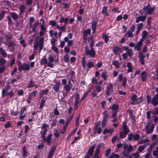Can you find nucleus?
Segmentation results:
<instances>
[{
  "instance_id": "obj_50",
  "label": "nucleus",
  "mask_w": 158,
  "mask_h": 158,
  "mask_svg": "<svg viewBox=\"0 0 158 158\" xmlns=\"http://www.w3.org/2000/svg\"><path fill=\"white\" fill-rule=\"evenodd\" d=\"M80 98V96L79 94L78 93H77L76 94L74 102H79V99Z\"/></svg>"
},
{
  "instance_id": "obj_47",
  "label": "nucleus",
  "mask_w": 158,
  "mask_h": 158,
  "mask_svg": "<svg viewBox=\"0 0 158 158\" xmlns=\"http://www.w3.org/2000/svg\"><path fill=\"white\" fill-rule=\"evenodd\" d=\"M155 7H152L148 9V10L146 11V13H148L149 15L151 14L153 11Z\"/></svg>"
},
{
  "instance_id": "obj_18",
  "label": "nucleus",
  "mask_w": 158,
  "mask_h": 158,
  "mask_svg": "<svg viewBox=\"0 0 158 158\" xmlns=\"http://www.w3.org/2000/svg\"><path fill=\"white\" fill-rule=\"evenodd\" d=\"M48 62V60L46 58V55L43 56V58L41 59L40 61V64L41 65H46Z\"/></svg>"
},
{
  "instance_id": "obj_41",
  "label": "nucleus",
  "mask_w": 158,
  "mask_h": 158,
  "mask_svg": "<svg viewBox=\"0 0 158 158\" xmlns=\"http://www.w3.org/2000/svg\"><path fill=\"white\" fill-rule=\"evenodd\" d=\"M143 98L142 96H141L139 98H137L135 101L137 105L143 102Z\"/></svg>"
},
{
  "instance_id": "obj_12",
  "label": "nucleus",
  "mask_w": 158,
  "mask_h": 158,
  "mask_svg": "<svg viewBox=\"0 0 158 158\" xmlns=\"http://www.w3.org/2000/svg\"><path fill=\"white\" fill-rule=\"evenodd\" d=\"M10 89V86L9 85H7L6 86V87L3 89L2 92V97H4L6 94V93L7 92V91L9 90Z\"/></svg>"
},
{
  "instance_id": "obj_10",
  "label": "nucleus",
  "mask_w": 158,
  "mask_h": 158,
  "mask_svg": "<svg viewBox=\"0 0 158 158\" xmlns=\"http://www.w3.org/2000/svg\"><path fill=\"white\" fill-rule=\"evenodd\" d=\"M140 77L142 81H146L147 77V72L146 71L142 72L141 73Z\"/></svg>"
},
{
  "instance_id": "obj_61",
  "label": "nucleus",
  "mask_w": 158,
  "mask_h": 158,
  "mask_svg": "<svg viewBox=\"0 0 158 158\" xmlns=\"http://www.w3.org/2000/svg\"><path fill=\"white\" fill-rule=\"evenodd\" d=\"M54 135L55 137L56 138L59 137L60 136V133L58 132V130H56L54 132Z\"/></svg>"
},
{
  "instance_id": "obj_9",
  "label": "nucleus",
  "mask_w": 158,
  "mask_h": 158,
  "mask_svg": "<svg viewBox=\"0 0 158 158\" xmlns=\"http://www.w3.org/2000/svg\"><path fill=\"white\" fill-rule=\"evenodd\" d=\"M127 112H128L129 115V117L131 120L132 121V122L134 123L135 121V116L133 115V110H127Z\"/></svg>"
},
{
  "instance_id": "obj_35",
  "label": "nucleus",
  "mask_w": 158,
  "mask_h": 158,
  "mask_svg": "<svg viewBox=\"0 0 158 158\" xmlns=\"http://www.w3.org/2000/svg\"><path fill=\"white\" fill-rule=\"evenodd\" d=\"M10 15L14 20H15L18 18V16L15 12H11L10 13Z\"/></svg>"
},
{
  "instance_id": "obj_23",
  "label": "nucleus",
  "mask_w": 158,
  "mask_h": 158,
  "mask_svg": "<svg viewBox=\"0 0 158 158\" xmlns=\"http://www.w3.org/2000/svg\"><path fill=\"white\" fill-rule=\"evenodd\" d=\"M148 145V143L144 144L143 145L140 146L138 148V150L139 152H141Z\"/></svg>"
},
{
  "instance_id": "obj_3",
  "label": "nucleus",
  "mask_w": 158,
  "mask_h": 158,
  "mask_svg": "<svg viewBox=\"0 0 158 158\" xmlns=\"http://www.w3.org/2000/svg\"><path fill=\"white\" fill-rule=\"evenodd\" d=\"M113 85L111 83H110L106 86L105 92L107 96H109L111 94L113 91Z\"/></svg>"
},
{
  "instance_id": "obj_19",
  "label": "nucleus",
  "mask_w": 158,
  "mask_h": 158,
  "mask_svg": "<svg viewBox=\"0 0 158 158\" xmlns=\"http://www.w3.org/2000/svg\"><path fill=\"white\" fill-rule=\"evenodd\" d=\"M80 114H79L77 117V118H76V128H75V129L74 130H73V131H75V132H76V131L77 130V128H78V127H77V126H79V119H80Z\"/></svg>"
},
{
  "instance_id": "obj_48",
  "label": "nucleus",
  "mask_w": 158,
  "mask_h": 158,
  "mask_svg": "<svg viewBox=\"0 0 158 158\" xmlns=\"http://www.w3.org/2000/svg\"><path fill=\"white\" fill-rule=\"evenodd\" d=\"M127 134L124 132H119V137L121 139H123L126 136Z\"/></svg>"
},
{
  "instance_id": "obj_26",
  "label": "nucleus",
  "mask_w": 158,
  "mask_h": 158,
  "mask_svg": "<svg viewBox=\"0 0 158 158\" xmlns=\"http://www.w3.org/2000/svg\"><path fill=\"white\" fill-rule=\"evenodd\" d=\"M72 87L70 86H69L67 85H65L64 86L63 88L65 90L66 94H67V93L69 92V91L71 89Z\"/></svg>"
},
{
  "instance_id": "obj_30",
  "label": "nucleus",
  "mask_w": 158,
  "mask_h": 158,
  "mask_svg": "<svg viewBox=\"0 0 158 158\" xmlns=\"http://www.w3.org/2000/svg\"><path fill=\"white\" fill-rule=\"evenodd\" d=\"M20 13H23L25 12V6L23 4H21L19 5V8Z\"/></svg>"
},
{
  "instance_id": "obj_29",
  "label": "nucleus",
  "mask_w": 158,
  "mask_h": 158,
  "mask_svg": "<svg viewBox=\"0 0 158 158\" xmlns=\"http://www.w3.org/2000/svg\"><path fill=\"white\" fill-rule=\"evenodd\" d=\"M113 132V129H108L107 128H106L104 131L103 132V134L104 135H105L106 133H110L111 134Z\"/></svg>"
},
{
  "instance_id": "obj_6",
  "label": "nucleus",
  "mask_w": 158,
  "mask_h": 158,
  "mask_svg": "<svg viewBox=\"0 0 158 158\" xmlns=\"http://www.w3.org/2000/svg\"><path fill=\"white\" fill-rule=\"evenodd\" d=\"M123 51V50L121 49V48L117 46H114L112 49V52L115 55H118V53L122 52Z\"/></svg>"
},
{
  "instance_id": "obj_28",
  "label": "nucleus",
  "mask_w": 158,
  "mask_h": 158,
  "mask_svg": "<svg viewBox=\"0 0 158 158\" xmlns=\"http://www.w3.org/2000/svg\"><path fill=\"white\" fill-rule=\"evenodd\" d=\"M73 114L70 115L66 120L65 125L68 126L72 119H73Z\"/></svg>"
},
{
  "instance_id": "obj_52",
  "label": "nucleus",
  "mask_w": 158,
  "mask_h": 158,
  "mask_svg": "<svg viewBox=\"0 0 158 158\" xmlns=\"http://www.w3.org/2000/svg\"><path fill=\"white\" fill-rule=\"evenodd\" d=\"M87 67L89 69L94 66L93 63L91 62H89L87 64Z\"/></svg>"
},
{
  "instance_id": "obj_24",
  "label": "nucleus",
  "mask_w": 158,
  "mask_h": 158,
  "mask_svg": "<svg viewBox=\"0 0 158 158\" xmlns=\"http://www.w3.org/2000/svg\"><path fill=\"white\" fill-rule=\"evenodd\" d=\"M142 44H143L138 42L137 44L135 45L134 48V49L138 51H139L140 50L141 48V47L142 45Z\"/></svg>"
},
{
  "instance_id": "obj_37",
  "label": "nucleus",
  "mask_w": 158,
  "mask_h": 158,
  "mask_svg": "<svg viewBox=\"0 0 158 158\" xmlns=\"http://www.w3.org/2000/svg\"><path fill=\"white\" fill-rule=\"evenodd\" d=\"M112 64L116 68H118L119 67V62L118 61L116 60L113 61Z\"/></svg>"
},
{
  "instance_id": "obj_63",
  "label": "nucleus",
  "mask_w": 158,
  "mask_h": 158,
  "mask_svg": "<svg viewBox=\"0 0 158 158\" xmlns=\"http://www.w3.org/2000/svg\"><path fill=\"white\" fill-rule=\"evenodd\" d=\"M127 80L126 77H124L123 79L122 85L123 86L125 87L127 84Z\"/></svg>"
},
{
  "instance_id": "obj_15",
  "label": "nucleus",
  "mask_w": 158,
  "mask_h": 158,
  "mask_svg": "<svg viewBox=\"0 0 158 158\" xmlns=\"http://www.w3.org/2000/svg\"><path fill=\"white\" fill-rule=\"evenodd\" d=\"M47 100V97H43L41 99L40 103V105L39 107V109H42L44 106L45 103Z\"/></svg>"
},
{
  "instance_id": "obj_34",
  "label": "nucleus",
  "mask_w": 158,
  "mask_h": 158,
  "mask_svg": "<svg viewBox=\"0 0 158 158\" xmlns=\"http://www.w3.org/2000/svg\"><path fill=\"white\" fill-rule=\"evenodd\" d=\"M53 30H51L49 31V34L50 37H52L54 35L55 36H56L58 35L57 31H54L53 33Z\"/></svg>"
},
{
  "instance_id": "obj_43",
  "label": "nucleus",
  "mask_w": 158,
  "mask_h": 158,
  "mask_svg": "<svg viewBox=\"0 0 158 158\" xmlns=\"http://www.w3.org/2000/svg\"><path fill=\"white\" fill-rule=\"evenodd\" d=\"M6 14V11L3 10L0 13V21H2L3 18L5 16Z\"/></svg>"
},
{
  "instance_id": "obj_7",
  "label": "nucleus",
  "mask_w": 158,
  "mask_h": 158,
  "mask_svg": "<svg viewBox=\"0 0 158 158\" xmlns=\"http://www.w3.org/2000/svg\"><path fill=\"white\" fill-rule=\"evenodd\" d=\"M56 149V147L54 146L50 150L47 158H52Z\"/></svg>"
},
{
  "instance_id": "obj_57",
  "label": "nucleus",
  "mask_w": 158,
  "mask_h": 158,
  "mask_svg": "<svg viewBox=\"0 0 158 158\" xmlns=\"http://www.w3.org/2000/svg\"><path fill=\"white\" fill-rule=\"evenodd\" d=\"M49 24L51 25L52 27H53L56 25V23L54 21L51 20L49 22Z\"/></svg>"
},
{
  "instance_id": "obj_27",
  "label": "nucleus",
  "mask_w": 158,
  "mask_h": 158,
  "mask_svg": "<svg viewBox=\"0 0 158 158\" xmlns=\"http://www.w3.org/2000/svg\"><path fill=\"white\" fill-rule=\"evenodd\" d=\"M37 92V90H34L30 93L28 97L32 98L33 97H35L36 96Z\"/></svg>"
},
{
  "instance_id": "obj_13",
  "label": "nucleus",
  "mask_w": 158,
  "mask_h": 158,
  "mask_svg": "<svg viewBox=\"0 0 158 158\" xmlns=\"http://www.w3.org/2000/svg\"><path fill=\"white\" fill-rule=\"evenodd\" d=\"M109 108L111 109L112 111H118V110L119 108V106L118 105L115 103L113 104L111 107H110Z\"/></svg>"
},
{
  "instance_id": "obj_21",
  "label": "nucleus",
  "mask_w": 158,
  "mask_h": 158,
  "mask_svg": "<svg viewBox=\"0 0 158 158\" xmlns=\"http://www.w3.org/2000/svg\"><path fill=\"white\" fill-rule=\"evenodd\" d=\"M70 6V5L68 3H61L60 4V7L63 8L68 9Z\"/></svg>"
},
{
  "instance_id": "obj_16",
  "label": "nucleus",
  "mask_w": 158,
  "mask_h": 158,
  "mask_svg": "<svg viewBox=\"0 0 158 158\" xmlns=\"http://www.w3.org/2000/svg\"><path fill=\"white\" fill-rule=\"evenodd\" d=\"M107 6H104L103 7L102 12L103 15L105 16H107L109 14L107 12Z\"/></svg>"
},
{
  "instance_id": "obj_14",
  "label": "nucleus",
  "mask_w": 158,
  "mask_h": 158,
  "mask_svg": "<svg viewBox=\"0 0 158 158\" xmlns=\"http://www.w3.org/2000/svg\"><path fill=\"white\" fill-rule=\"evenodd\" d=\"M146 19V17L145 15L142 16H139L136 18L135 22L137 23H139L140 21L144 22Z\"/></svg>"
},
{
  "instance_id": "obj_45",
  "label": "nucleus",
  "mask_w": 158,
  "mask_h": 158,
  "mask_svg": "<svg viewBox=\"0 0 158 158\" xmlns=\"http://www.w3.org/2000/svg\"><path fill=\"white\" fill-rule=\"evenodd\" d=\"M14 95V94L13 92V90H11L10 92L6 93V94L5 96H9L10 98H11Z\"/></svg>"
},
{
  "instance_id": "obj_62",
  "label": "nucleus",
  "mask_w": 158,
  "mask_h": 158,
  "mask_svg": "<svg viewBox=\"0 0 158 158\" xmlns=\"http://www.w3.org/2000/svg\"><path fill=\"white\" fill-rule=\"evenodd\" d=\"M118 112L117 111H112L111 117L112 118H116Z\"/></svg>"
},
{
  "instance_id": "obj_33",
  "label": "nucleus",
  "mask_w": 158,
  "mask_h": 158,
  "mask_svg": "<svg viewBox=\"0 0 158 158\" xmlns=\"http://www.w3.org/2000/svg\"><path fill=\"white\" fill-rule=\"evenodd\" d=\"M23 158H25L27 156V150H26V148L25 146H23Z\"/></svg>"
},
{
  "instance_id": "obj_49",
  "label": "nucleus",
  "mask_w": 158,
  "mask_h": 158,
  "mask_svg": "<svg viewBox=\"0 0 158 158\" xmlns=\"http://www.w3.org/2000/svg\"><path fill=\"white\" fill-rule=\"evenodd\" d=\"M69 56L67 54H66L64 55V61L66 63H67L69 61Z\"/></svg>"
},
{
  "instance_id": "obj_46",
  "label": "nucleus",
  "mask_w": 158,
  "mask_h": 158,
  "mask_svg": "<svg viewBox=\"0 0 158 158\" xmlns=\"http://www.w3.org/2000/svg\"><path fill=\"white\" fill-rule=\"evenodd\" d=\"M148 34V32L146 30H143L142 32V37L146 39Z\"/></svg>"
},
{
  "instance_id": "obj_44",
  "label": "nucleus",
  "mask_w": 158,
  "mask_h": 158,
  "mask_svg": "<svg viewBox=\"0 0 158 158\" xmlns=\"http://www.w3.org/2000/svg\"><path fill=\"white\" fill-rule=\"evenodd\" d=\"M101 77L103 78L104 80H106L107 76V73L106 71L103 72L101 75Z\"/></svg>"
},
{
  "instance_id": "obj_51",
  "label": "nucleus",
  "mask_w": 158,
  "mask_h": 158,
  "mask_svg": "<svg viewBox=\"0 0 158 158\" xmlns=\"http://www.w3.org/2000/svg\"><path fill=\"white\" fill-rule=\"evenodd\" d=\"M111 149L110 148H108L106 150V153L105 154V156L106 157H108L109 156V155L110 154V153L111 152Z\"/></svg>"
},
{
  "instance_id": "obj_54",
  "label": "nucleus",
  "mask_w": 158,
  "mask_h": 158,
  "mask_svg": "<svg viewBox=\"0 0 158 158\" xmlns=\"http://www.w3.org/2000/svg\"><path fill=\"white\" fill-rule=\"evenodd\" d=\"M6 62V60L3 58H0V65H3Z\"/></svg>"
},
{
  "instance_id": "obj_8",
  "label": "nucleus",
  "mask_w": 158,
  "mask_h": 158,
  "mask_svg": "<svg viewBox=\"0 0 158 158\" xmlns=\"http://www.w3.org/2000/svg\"><path fill=\"white\" fill-rule=\"evenodd\" d=\"M85 53L87 55L94 57L95 55V51L94 49L90 48V50H86Z\"/></svg>"
},
{
  "instance_id": "obj_25",
  "label": "nucleus",
  "mask_w": 158,
  "mask_h": 158,
  "mask_svg": "<svg viewBox=\"0 0 158 158\" xmlns=\"http://www.w3.org/2000/svg\"><path fill=\"white\" fill-rule=\"evenodd\" d=\"M102 129L101 127L97 128H94V133L95 134L98 133V134H100L102 132Z\"/></svg>"
},
{
  "instance_id": "obj_64",
  "label": "nucleus",
  "mask_w": 158,
  "mask_h": 158,
  "mask_svg": "<svg viewBox=\"0 0 158 158\" xmlns=\"http://www.w3.org/2000/svg\"><path fill=\"white\" fill-rule=\"evenodd\" d=\"M134 135L133 133H131L128 135L127 139L129 141H131L133 138Z\"/></svg>"
},
{
  "instance_id": "obj_1",
  "label": "nucleus",
  "mask_w": 158,
  "mask_h": 158,
  "mask_svg": "<svg viewBox=\"0 0 158 158\" xmlns=\"http://www.w3.org/2000/svg\"><path fill=\"white\" fill-rule=\"evenodd\" d=\"M102 126L103 128L106 127L108 121L109 114L107 110H105L102 113Z\"/></svg>"
},
{
  "instance_id": "obj_31",
  "label": "nucleus",
  "mask_w": 158,
  "mask_h": 158,
  "mask_svg": "<svg viewBox=\"0 0 158 158\" xmlns=\"http://www.w3.org/2000/svg\"><path fill=\"white\" fill-rule=\"evenodd\" d=\"M49 92V89H43L42 90L40 94V95L41 97H42L44 95H47Z\"/></svg>"
},
{
  "instance_id": "obj_22",
  "label": "nucleus",
  "mask_w": 158,
  "mask_h": 158,
  "mask_svg": "<svg viewBox=\"0 0 158 158\" xmlns=\"http://www.w3.org/2000/svg\"><path fill=\"white\" fill-rule=\"evenodd\" d=\"M102 39L104 40L105 43H108L109 40V37L108 36L106 35L105 33H103L102 34Z\"/></svg>"
},
{
  "instance_id": "obj_56",
  "label": "nucleus",
  "mask_w": 158,
  "mask_h": 158,
  "mask_svg": "<svg viewBox=\"0 0 158 158\" xmlns=\"http://www.w3.org/2000/svg\"><path fill=\"white\" fill-rule=\"evenodd\" d=\"M11 126V123L10 121H7L5 124L4 127L6 129L9 128Z\"/></svg>"
},
{
  "instance_id": "obj_38",
  "label": "nucleus",
  "mask_w": 158,
  "mask_h": 158,
  "mask_svg": "<svg viewBox=\"0 0 158 158\" xmlns=\"http://www.w3.org/2000/svg\"><path fill=\"white\" fill-rule=\"evenodd\" d=\"M0 54L4 57H6L7 55L6 53L2 48H0Z\"/></svg>"
},
{
  "instance_id": "obj_4",
  "label": "nucleus",
  "mask_w": 158,
  "mask_h": 158,
  "mask_svg": "<svg viewBox=\"0 0 158 158\" xmlns=\"http://www.w3.org/2000/svg\"><path fill=\"white\" fill-rule=\"evenodd\" d=\"M133 54V51L132 49L130 48V49L125 53H123L122 54L123 59L124 60H126L128 56L131 58Z\"/></svg>"
},
{
  "instance_id": "obj_40",
  "label": "nucleus",
  "mask_w": 158,
  "mask_h": 158,
  "mask_svg": "<svg viewBox=\"0 0 158 158\" xmlns=\"http://www.w3.org/2000/svg\"><path fill=\"white\" fill-rule=\"evenodd\" d=\"M6 45L8 48H10L12 46H15V44L13 41H9L6 44Z\"/></svg>"
},
{
  "instance_id": "obj_55",
  "label": "nucleus",
  "mask_w": 158,
  "mask_h": 158,
  "mask_svg": "<svg viewBox=\"0 0 158 158\" xmlns=\"http://www.w3.org/2000/svg\"><path fill=\"white\" fill-rule=\"evenodd\" d=\"M140 138V135L137 133H136L134 135L133 139L134 141L138 140Z\"/></svg>"
},
{
  "instance_id": "obj_11",
  "label": "nucleus",
  "mask_w": 158,
  "mask_h": 158,
  "mask_svg": "<svg viewBox=\"0 0 158 158\" xmlns=\"http://www.w3.org/2000/svg\"><path fill=\"white\" fill-rule=\"evenodd\" d=\"M95 148V145H92L89 148L86 154L89 155L90 156H92L93 154Z\"/></svg>"
},
{
  "instance_id": "obj_59",
  "label": "nucleus",
  "mask_w": 158,
  "mask_h": 158,
  "mask_svg": "<svg viewBox=\"0 0 158 158\" xmlns=\"http://www.w3.org/2000/svg\"><path fill=\"white\" fill-rule=\"evenodd\" d=\"M127 36L128 37L131 38L133 36L132 34V32L131 31H130L128 30L127 31Z\"/></svg>"
},
{
  "instance_id": "obj_60",
  "label": "nucleus",
  "mask_w": 158,
  "mask_h": 158,
  "mask_svg": "<svg viewBox=\"0 0 158 158\" xmlns=\"http://www.w3.org/2000/svg\"><path fill=\"white\" fill-rule=\"evenodd\" d=\"M52 49L56 53H58V48L55 45L52 46L51 47Z\"/></svg>"
},
{
  "instance_id": "obj_17",
  "label": "nucleus",
  "mask_w": 158,
  "mask_h": 158,
  "mask_svg": "<svg viewBox=\"0 0 158 158\" xmlns=\"http://www.w3.org/2000/svg\"><path fill=\"white\" fill-rule=\"evenodd\" d=\"M60 82H57L56 83L53 87V89L54 90V91L56 92H57L59 91L60 89Z\"/></svg>"
},
{
  "instance_id": "obj_53",
  "label": "nucleus",
  "mask_w": 158,
  "mask_h": 158,
  "mask_svg": "<svg viewBox=\"0 0 158 158\" xmlns=\"http://www.w3.org/2000/svg\"><path fill=\"white\" fill-rule=\"evenodd\" d=\"M91 32V30L90 29H88L87 30H85L83 32V34L85 35H90Z\"/></svg>"
},
{
  "instance_id": "obj_2",
  "label": "nucleus",
  "mask_w": 158,
  "mask_h": 158,
  "mask_svg": "<svg viewBox=\"0 0 158 158\" xmlns=\"http://www.w3.org/2000/svg\"><path fill=\"white\" fill-rule=\"evenodd\" d=\"M42 131H40L41 134V138L43 139L44 142H47V143L48 145H49L51 144L52 138V134H50L48 135L46 137H45V135L42 134Z\"/></svg>"
},
{
  "instance_id": "obj_58",
  "label": "nucleus",
  "mask_w": 158,
  "mask_h": 158,
  "mask_svg": "<svg viewBox=\"0 0 158 158\" xmlns=\"http://www.w3.org/2000/svg\"><path fill=\"white\" fill-rule=\"evenodd\" d=\"M49 62H54V58L52 55H50L48 58Z\"/></svg>"
},
{
  "instance_id": "obj_5",
  "label": "nucleus",
  "mask_w": 158,
  "mask_h": 158,
  "mask_svg": "<svg viewBox=\"0 0 158 158\" xmlns=\"http://www.w3.org/2000/svg\"><path fill=\"white\" fill-rule=\"evenodd\" d=\"M18 69L20 71H21L22 70L28 71L30 69L29 64L26 63L19 66L18 67Z\"/></svg>"
},
{
  "instance_id": "obj_39",
  "label": "nucleus",
  "mask_w": 158,
  "mask_h": 158,
  "mask_svg": "<svg viewBox=\"0 0 158 158\" xmlns=\"http://www.w3.org/2000/svg\"><path fill=\"white\" fill-rule=\"evenodd\" d=\"M39 23L38 22H37L36 23H34L32 29V32L34 33L35 32L36 30L37 29V26L39 25Z\"/></svg>"
},
{
  "instance_id": "obj_32",
  "label": "nucleus",
  "mask_w": 158,
  "mask_h": 158,
  "mask_svg": "<svg viewBox=\"0 0 158 158\" xmlns=\"http://www.w3.org/2000/svg\"><path fill=\"white\" fill-rule=\"evenodd\" d=\"M151 102L153 105L156 106L158 104V99L153 98L151 100Z\"/></svg>"
},
{
  "instance_id": "obj_42",
  "label": "nucleus",
  "mask_w": 158,
  "mask_h": 158,
  "mask_svg": "<svg viewBox=\"0 0 158 158\" xmlns=\"http://www.w3.org/2000/svg\"><path fill=\"white\" fill-rule=\"evenodd\" d=\"M154 127V124H152L150 129H147L146 131L147 133L148 134L152 133L153 131Z\"/></svg>"
},
{
  "instance_id": "obj_20",
  "label": "nucleus",
  "mask_w": 158,
  "mask_h": 158,
  "mask_svg": "<svg viewBox=\"0 0 158 158\" xmlns=\"http://www.w3.org/2000/svg\"><path fill=\"white\" fill-rule=\"evenodd\" d=\"M125 121H124L123 123V132H125L127 134L129 131L130 130L127 128V126L125 125Z\"/></svg>"
},
{
  "instance_id": "obj_36",
  "label": "nucleus",
  "mask_w": 158,
  "mask_h": 158,
  "mask_svg": "<svg viewBox=\"0 0 158 158\" xmlns=\"http://www.w3.org/2000/svg\"><path fill=\"white\" fill-rule=\"evenodd\" d=\"M35 85V82L32 80L30 81L29 83L27 86V88H32Z\"/></svg>"
}]
</instances>
